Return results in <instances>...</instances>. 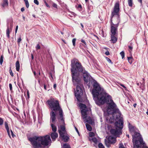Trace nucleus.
Here are the masks:
<instances>
[{"label": "nucleus", "instance_id": "nucleus-1", "mask_svg": "<svg viewBox=\"0 0 148 148\" xmlns=\"http://www.w3.org/2000/svg\"><path fill=\"white\" fill-rule=\"evenodd\" d=\"M93 87L92 94L96 103L99 106L105 103L107 104L108 106L106 111L108 114L112 113V118L110 117L109 120L110 122H113L114 120H115L116 127L121 130L123 126V118L119 109H116L115 111H114L116 105L112 99L111 97L102 90L100 85L96 81H94Z\"/></svg>", "mask_w": 148, "mask_h": 148}, {"label": "nucleus", "instance_id": "nucleus-2", "mask_svg": "<svg viewBox=\"0 0 148 148\" xmlns=\"http://www.w3.org/2000/svg\"><path fill=\"white\" fill-rule=\"evenodd\" d=\"M71 66L72 81L74 85L80 84V83H81L80 78L79 76V73L77 71L83 73L84 80L85 82H88L90 81V75L86 71L83 70L82 65L77 60H73L71 61Z\"/></svg>", "mask_w": 148, "mask_h": 148}, {"label": "nucleus", "instance_id": "nucleus-3", "mask_svg": "<svg viewBox=\"0 0 148 148\" xmlns=\"http://www.w3.org/2000/svg\"><path fill=\"white\" fill-rule=\"evenodd\" d=\"M129 129L132 136V142L134 148H148L146 145L145 143L143 141V139L140 134L135 132L134 127L129 124Z\"/></svg>", "mask_w": 148, "mask_h": 148}, {"label": "nucleus", "instance_id": "nucleus-4", "mask_svg": "<svg viewBox=\"0 0 148 148\" xmlns=\"http://www.w3.org/2000/svg\"><path fill=\"white\" fill-rule=\"evenodd\" d=\"M31 143H33L35 148L42 147V145L47 146L51 144V140L49 135L43 136H35L29 139Z\"/></svg>", "mask_w": 148, "mask_h": 148}, {"label": "nucleus", "instance_id": "nucleus-5", "mask_svg": "<svg viewBox=\"0 0 148 148\" xmlns=\"http://www.w3.org/2000/svg\"><path fill=\"white\" fill-rule=\"evenodd\" d=\"M47 102L50 108L53 111H59V115L58 116H63V111L60 108L59 102L57 100H54L53 98H51L50 100L47 101Z\"/></svg>", "mask_w": 148, "mask_h": 148}, {"label": "nucleus", "instance_id": "nucleus-6", "mask_svg": "<svg viewBox=\"0 0 148 148\" xmlns=\"http://www.w3.org/2000/svg\"><path fill=\"white\" fill-rule=\"evenodd\" d=\"M58 116V131L60 135H62V134H66V133L64 123V118L63 116Z\"/></svg>", "mask_w": 148, "mask_h": 148}, {"label": "nucleus", "instance_id": "nucleus-7", "mask_svg": "<svg viewBox=\"0 0 148 148\" xmlns=\"http://www.w3.org/2000/svg\"><path fill=\"white\" fill-rule=\"evenodd\" d=\"M91 110V109L89 108L87 110L84 109L81 110V112L82 115V117L84 119H85L86 122L90 124H92L93 123V120L90 117L87 116Z\"/></svg>", "mask_w": 148, "mask_h": 148}, {"label": "nucleus", "instance_id": "nucleus-8", "mask_svg": "<svg viewBox=\"0 0 148 148\" xmlns=\"http://www.w3.org/2000/svg\"><path fill=\"white\" fill-rule=\"evenodd\" d=\"M76 87V90L75 93V95L77 97V100L81 102L80 100V97L83 95V90L82 89V86L81 85L80 83V84H77Z\"/></svg>", "mask_w": 148, "mask_h": 148}, {"label": "nucleus", "instance_id": "nucleus-9", "mask_svg": "<svg viewBox=\"0 0 148 148\" xmlns=\"http://www.w3.org/2000/svg\"><path fill=\"white\" fill-rule=\"evenodd\" d=\"M117 24H114L112 23V18H111V35H115L117 31V27L119 23V21L118 18L117 19Z\"/></svg>", "mask_w": 148, "mask_h": 148}, {"label": "nucleus", "instance_id": "nucleus-10", "mask_svg": "<svg viewBox=\"0 0 148 148\" xmlns=\"http://www.w3.org/2000/svg\"><path fill=\"white\" fill-rule=\"evenodd\" d=\"M119 10V2L116 3L115 4L114 11L112 13V17L114 16L115 15H117L118 14V12Z\"/></svg>", "mask_w": 148, "mask_h": 148}, {"label": "nucleus", "instance_id": "nucleus-11", "mask_svg": "<svg viewBox=\"0 0 148 148\" xmlns=\"http://www.w3.org/2000/svg\"><path fill=\"white\" fill-rule=\"evenodd\" d=\"M50 123H55L56 122V114L53 110H51L50 112Z\"/></svg>", "mask_w": 148, "mask_h": 148}, {"label": "nucleus", "instance_id": "nucleus-12", "mask_svg": "<svg viewBox=\"0 0 148 148\" xmlns=\"http://www.w3.org/2000/svg\"><path fill=\"white\" fill-rule=\"evenodd\" d=\"M111 133L113 135L118 136V135L121 134V130L116 128L115 129H112L110 130Z\"/></svg>", "mask_w": 148, "mask_h": 148}, {"label": "nucleus", "instance_id": "nucleus-13", "mask_svg": "<svg viewBox=\"0 0 148 148\" xmlns=\"http://www.w3.org/2000/svg\"><path fill=\"white\" fill-rule=\"evenodd\" d=\"M89 140L91 143H93V145L94 146L97 147L98 143H99L98 138L94 137L88 138Z\"/></svg>", "mask_w": 148, "mask_h": 148}, {"label": "nucleus", "instance_id": "nucleus-14", "mask_svg": "<svg viewBox=\"0 0 148 148\" xmlns=\"http://www.w3.org/2000/svg\"><path fill=\"white\" fill-rule=\"evenodd\" d=\"M58 134L56 132H53L51 134V138L53 141L55 140L58 137Z\"/></svg>", "mask_w": 148, "mask_h": 148}, {"label": "nucleus", "instance_id": "nucleus-15", "mask_svg": "<svg viewBox=\"0 0 148 148\" xmlns=\"http://www.w3.org/2000/svg\"><path fill=\"white\" fill-rule=\"evenodd\" d=\"M8 5V0H3V2L1 4V5L3 7H7Z\"/></svg>", "mask_w": 148, "mask_h": 148}, {"label": "nucleus", "instance_id": "nucleus-16", "mask_svg": "<svg viewBox=\"0 0 148 148\" xmlns=\"http://www.w3.org/2000/svg\"><path fill=\"white\" fill-rule=\"evenodd\" d=\"M109 140L110 142V143L112 144L116 142V140L115 138L113 137L112 136H110L109 138Z\"/></svg>", "mask_w": 148, "mask_h": 148}, {"label": "nucleus", "instance_id": "nucleus-17", "mask_svg": "<svg viewBox=\"0 0 148 148\" xmlns=\"http://www.w3.org/2000/svg\"><path fill=\"white\" fill-rule=\"evenodd\" d=\"M65 134H62V135H60V136L62 137V140L64 142H66L68 141L69 139V138L67 136H65L64 135Z\"/></svg>", "mask_w": 148, "mask_h": 148}, {"label": "nucleus", "instance_id": "nucleus-18", "mask_svg": "<svg viewBox=\"0 0 148 148\" xmlns=\"http://www.w3.org/2000/svg\"><path fill=\"white\" fill-rule=\"evenodd\" d=\"M5 127L7 130L8 134L9 136L10 137L11 136L10 134L9 128L8 127V124L7 122H5L4 123Z\"/></svg>", "mask_w": 148, "mask_h": 148}, {"label": "nucleus", "instance_id": "nucleus-19", "mask_svg": "<svg viewBox=\"0 0 148 148\" xmlns=\"http://www.w3.org/2000/svg\"><path fill=\"white\" fill-rule=\"evenodd\" d=\"M79 106L82 109V110L86 109L87 110L89 108H86V106L84 104L80 103L79 104Z\"/></svg>", "mask_w": 148, "mask_h": 148}, {"label": "nucleus", "instance_id": "nucleus-20", "mask_svg": "<svg viewBox=\"0 0 148 148\" xmlns=\"http://www.w3.org/2000/svg\"><path fill=\"white\" fill-rule=\"evenodd\" d=\"M111 40L114 43L116 42L117 41V38L114 36V35H111Z\"/></svg>", "mask_w": 148, "mask_h": 148}, {"label": "nucleus", "instance_id": "nucleus-21", "mask_svg": "<svg viewBox=\"0 0 148 148\" xmlns=\"http://www.w3.org/2000/svg\"><path fill=\"white\" fill-rule=\"evenodd\" d=\"M16 71H19L20 69V64L19 61L18 60L16 62Z\"/></svg>", "mask_w": 148, "mask_h": 148}, {"label": "nucleus", "instance_id": "nucleus-22", "mask_svg": "<svg viewBox=\"0 0 148 148\" xmlns=\"http://www.w3.org/2000/svg\"><path fill=\"white\" fill-rule=\"evenodd\" d=\"M53 123H51V127L52 128V131L53 132H56L57 130L56 127L53 124Z\"/></svg>", "mask_w": 148, "mask_h": 148}, {"label": "nucleus", "instance_id": "nucleus-23", "mask_svg": "<svg viewBox=\"0 0 148 148\" xmlns=\"http://www.w3.org/2000/svg\"><path fill=\"white\" fill-rule=\"evenodd\" d=\"M105 143L106 145L108 147H109L110 146V144H111V143H110V142L109 140V138L108 140H105Z\"/></svg>", "mask_w": 148, "mask_h": 148}, {"label": "nucleus", "instance_id": "nucleus-24", "mask_svg": "<svg viewBox=\"0 0 148 148\" xmlns=\"http://www.w3.org/2000/svg\"><path fill=\"white\" fill-rule=\"evenodd\" d=\"M86 125L88 130L89 131H90L92 130V128L90 125L88 124V123H86Z\"/></svg>", "mask_w": 148, "mask_h": 148}, {"label": "nucleus", "instance_id": "nucleus-25", "mask_svg": "<svg viewBox=\"0 0 148 148\" xmlns=\"http://www.w3.org/2000/svg\"><path fill=\"white\" fill-rule=\"evenodd\" d=\"M127 59L129 62L131 64L132 62L133 58L132 57H127Z\"/></svg>", "mask_w": 148, "mask_h": 148}, {"label": "nucleus", "instance_id": "nucleus-26", "mask_svg": "<svg viewBox=\"0 0 148 148\" xmlns=\"http://www.w3.org/2000/svg\"><path fill=\"white\" fill-rule=\"evenodd\" d=\"M128 2L129 6L132 7L133 4L132 0H128Z\"/></svg>", "mask_w": 148, "mask_h": 148}, {"label": "nucleus", "instance_id": "nucleus-27", "mask_svg": "<svg viewBox=\"0 0 148 148\" xmlns=\"http://www.w3.org/2000/svg\"><path fill=\"white\" fill-rule=\"evenodd\" d=\"M94 136L95 134L93 132H90L89 133V137L88 138L92 137L93 138V137H95Z\"/></svg>", "mask_w": 148, "mask_h": 148}, {"label": "nucleus", "instance_id": "nucleus-28", "mask_svg": "<svg viewBox=\"0 0 148 148\" xmlns=\"http://www.w3.org/2000/svg\"><path fill=\"white\" fill-rule=\"evenodd\" d=\"M10 30L9 29V28H8L6 30V35L7 36L8 38H9L10 37Z\"/></svg>", "mask_w": 148, "mask_h": 148}, {"label": "nucleus", "instance_id": "nucleus-29", "mask_svg": "<svg viewBox=\"0 0 148 148\" xmlns=\"http://www.w3.org/2000/svg\"><path fill=\"white\" fill-rule=\"evenodd\" d=\"M63 148H70L69 145L67 144H65L63 145Z\"/></svg>", "mask_w": 148, "mask_h": 148}, {"label": "nucleus", "instance_id": "nucleus-30", "mask_svg": "<svg viewBox=\"0 0 148 148\" xmlns=\"http://www.w3.org/2000/svg\"><path fill=\"white\" fill-rule=\"evenodd\" d=\"M3 55H2L0 58V63L1 65L2 64L3 62Z\"/></svg>", "mask_w": 148, "mask_h": 148}, {"label": "nucleus", "instance_id": "nucleus-31", "mask_svg": "<svg viewBox=\"0 0 148 148\" xmlns=\"http://www.w3.org/2000/svg\"><path fill=\"white\" fill-rule=\"evenodd\" d=\"M120 54L122 57V59H123L125 56V53L123 51H122L120 53Z\"/></svg>", "mask_w": 148, "mask_h": 148}, {"label": "nucleus", "instance_id": "nucleus-32", "mask_svg": "<svg viewBox=\"0 0 148 148\" xmlns=\"http://www.w3.org/2000/svg\"><path fill=\"white\" fill-rule=\"evenodd\" d=\"M99 148H105L103 145L101 143H99L98 145Z\"/></svg>", "mask_w": 148, "mask_h": 148}, {"label": "nucleus", "instance_id": "nucleus-33", "mask_svg": "<svg viewBox=\"0 0 148 148\" xmlns=\"http://www.w3.org/2000/svg\"><path fill=\"white\" fill-rule=\"evenodd\" d=\"M119 148H125L122 143H120L119 144Z\"/></svg>", "mask_w": 148, "mask_h": 148}, {"label": "nucleus", "instance_id": "nucleus-34", "mask_svg": "<svg viewBox=\"0 0 148 148\" xmlns=\"http://www.w3.org/2000/svg\"><path fill=\"white\" fill-rule=\"evenodd\" d=\"M76 39L75 38H73L72 40V42L73 44V45L74 46H75V43L76 41Z\"/></svg>", "mask_w": 148, "mask_h": 148}, {"label": "nucleus", "instance_id": "nucleus-35", "mask_svg": "<svg viewBox=\"0 0 148 148\" xmlns=\"http://www.w3.org/2000/svg\"><path fill=\"white\" fill-rule=\"evenodd\" d=\"M3 119L0 118V125H2L3 123Z\"/></svg>", "mask_w": 148, "mask_h": 148}, {"label": "nucleus", "instance_id": "nucleus-36", "mask_svg": "<svg viewBox=\"0 0 148 148\" xmlns=\"http://www.w3.org/2000/svg\"><path fill=\"white\" fill-rule=\"evenodd\" d=\"M26 7L27 8H28L29 6V4L28 1L25 2Z\"/></svg>", "mask_w": 148, "mask_h": 148}, {"label": "nucleus", "instance_id": "nucleus-37", "mask_svg": "<svg viewBox=\"0 0 148 148\" xmlns=\"http://www.w3.org/2000/svg\"><path fill=\"white\" fill-rule=\"evenodd\" d=\"M36 48L37 50L38 49H40V46L39 45V44H38L36 47Z\"/></svg>", "mask_w": 148, "mask_h": 148}, {"label": "nucleus", "instance_id": "nucleus-38", "mask_svg": "<svg viewBox=\"0 0 148 148\" xmlns=\"http://www.w3.org/2000/svg\"><path fill=\"white\" fill-rule=\"evenodd\" d=\"M9 71H10V75H11L12 77L13 76V73L12 72V70L10 69L9 70Z\"/></svg>", "mask_w": 148, "mask_h": 148}, {"label": "nucleus", "instance_id": "nucleus-39", "mask_svg": "<svg viewBox=\"0 0 148 148\" xmlns=\"http://www.w3.org/2000/svg\"><path fill=\"white\" fill-rule=\"evenodd\" d=\"M34 2L37 5H38L39 4V2L37 0H34Z\"/></svg>", "mask_w": 148, "mask_h": 148}, {"label": "nucleus", "instance_id": "nucleus-40", "mask_svg": "<svg viewBox=\"0 0 148 148\" xmlns=\"http://www.w3.org/2000/svg\"><path fill=\"white\" fill-rule=\"evenodd\" d=\"M21 37L19 38H18V41H17L18 43H19L21 41Z\"/></svg>", "mask_w": 148, "mask_h": 148}, {"label": "nucleus", "instance_id": "nucleus-41", "mask_svg": "<svg viewBox=\"0 0 148 148\" xmlns=\"http://www.w3.org/2000/svg\"><path fill=\"white\" fill-rule=\"evenodd\" d=\"M10 89L11 90H12V85L11 84H9Z\"/></svg>", "mask_w": 148, "mask_h": 148}, {"label": "nucleus", "instance_id": "nucleus-42", "mask_svg": "<svg viewBox=\"0 0 148 148\" xmlns=\"http://www.w3.org/2000/svg\"><path fill=\"white\" fill-rule=\"evenodd\" d=\"M81 42L84 43L85 45H86V43L84 40L82 39H81Z\"/></svg>", "mask_w": 148, "mask_h": 148}, {"label": "nucleus", "instance_id": "nucleus-43", "mask_svg": "<svg viewBox=\"0 0 148 148\" xmlns=\"http://www.w3.org/2000/svg\"><path fill=\"white\" fill-rule=\"evenodd\" d=\"M128 47L130 49L129 50V51L130 53L131 52V51L132 50V47L130 46H129Z\"/></svg>", "mask_w": 148, "mask_h": 148}, {"label": "nucleus", "instance_id": "nucleus-44", "mask_svg": "<svg viewBox=\"0 0 148 148\" xmlns=\"http://www.w3.org/2000/svg\"><path fill=\"white\" fill-rule=\"evenodd\" d=\"M106 60H107V61L109 63H111V60L109 58H108L107 57L106 58Z\"/></svg>", "mask_w": 148, "mask_h": 148}, {"label": "nucleus", "instance_id": "nucleus-45", "mask_svg": "<svg viewBox=\"0 0 148 148\" xmlns=\"http://www.w3.org/2000/svg\"><path fill=\"white\" fill-rule=\"evenodd\" d=\"M27 97L28 98H29V91L28 90H27Z\"/></svg>", "mask_w": 148, "mask_h": 148}, {"label": "nucleus", "instance_id": "nucleus-46", "mask_svg": "<svg viewBox=\"0 0 148 148\" xmlns=\"http://www.w3.org/2000/svg\"><path fill=\"white\" fill-rule=\"evenodd\" d=\"M105 54L106 55H109V52L108 51H107L105 53Z\"/></svg>", "mask_w": 148, "mask_h": 148}, {"label": "nucleus", "instance_id": "nucleus-47", "mask_svg": "<svg viewBox=\"0 0 148 148\" xmlns=\"http://www.w3.org/2000/svg\"><path fill=\"white\" fill-rule=\"evenodd\" d=\"M45 5H46V6L47 7H48V8H49L50 7V6H49V5L46 2V1H45Z\"/></svg>", "mask_w": 148, "mask_h": 148}, {"label": "nucleus", "instance_id": "nucleus-48", "mask_svg": "<svg viewBox=\"0 0 148 148\" xmlns=\"http://www.w3.org/2000/svg\"><path fill=\"white\" fill-rule=\"evenodd\" d=\"M53 6L55 8H56L57 7V5L56 4L53 3Z\"/></svg>", "mask_w": 148, "mask_h": 148}, {"label": "nucleus", "instance_id": "nucleus-49", "mask_svg": "<svg viewBox=\"0 0 148 148\" xmlns=\"http://www.w3.org/2000/svg\"><path fill=\"white\" fill-rule=\"evenodd\" d=\"M18 26L17 25L16 27V29H15V33H17V30H18Z\"/></svg>", "mask_w": 148, "mask_h": 148}, {"label": "nucleus", "instance_id": "nucleus-50", "mask_svg": "<svg viewBox=\"0 0 148 148\" xmlns=\"http://www.w3.org/2000/svg\"><path fill=\"white\" fill-rule=\"evenodd\" d=\"M121 86L122 87H123L124 88L126 89V87L123 84H120Z\"/></svg>", "mask_w": 148, "mask_h": 148}, {"label": "nucleus", "instance_id": "nucleus-51", "mask_svg": "<svg viewBox=\"0 0 148 148\" xmlns=\"http://www.w3.org/2000/svg\"><path fill=\"white\" fill-rule=\"evenodd\" d=\"M21 10L22 12H23L25 10V9L24 8H22L21 9Z\"/></svg>", "mask_w": 148, "mask_h": 148}, {"label": "nucleus", "instance_id": "nucleus-52", "mask_svg": "<svg viewBox=\"0 0 148 148\" xmlns=\"http://www.w3.org/2000/svg\"><path fill=\"white\" fill-rule=\"evenodd\" d=\"M11 132L12 136L13 137V133L12 131L11 130Z\"/></svg>", "mask_w": 148, "mask_h": 148}, {"label": "nucleus", "instance_id": "nucleus-53", "mask_svg": "<svg viewBox=\"0 0 148 148\" xmlns=\"http://www.w3.org/2000/svg\"><path fill=\"white\" fill-rule=\"evenodd\" d=\"M32 145H33V147H34V148H35V147H34V144H33V143H32ZM37 147V148H39V147Z\"/></svg>", "mask_w": 148, "mask_h": 148}, {"label": "nucleus", "instance_id": "nucleus-54", "mask_svg": "<svg viewBox=\"0 0 148 148\" xmlns=\"http://www.w3.org/2000/svg\"><path fill=\"white\" fill-rule=\"evenodd\" d=\"M56 84H55L53 85V87L55 88V89H56Z\"/></svg>", "mask_w": 148, "mask_h": 148}, {"label": "nucleus", "instance_id": "nucleus-55", "mask_svg": "<svg viewBox=\"0 0 148 148\" xmlns=\"http://www.w3.org/2000/svg\"><path fill=\"white\" fill-rule=\"evenodd\" d=\"M31 56H32V60H33V59L34 58V57L33 55L32 54H31Z\"/></svg>", "mask_w": 148, "mask_h": 148}, {"label": "nucleus", "instance_id": "nucleus-56", "mask_svg": "<svg viewBox=\"0 0 148 148\" xmlns=\"http://www.w3.org/2000/svg\"><path fill=\"white\" fill-rule=\"evenodd\" d=\"M138 1L141 4L142 3V0H138Z\"/></svg>", "mask_w": 148, "mask_h": 148}, {"label": "nucleus", "instance_id": "nucleus-57", "mask_svg": "<svg viewBox=\"0 0 148 148\" xmlns=\"http://www.w3.org/2000/svg\"><path fill=\"white\" fill-rule=\"evenodd\" d=\"M75 129H76V130L77 132V133L78 134H79V131H78V130H77V128L75 127Z\"/></svg>", "mask_w": 148, "mask_h": 148}, {"label": "nucleus", "instance_id": "nucleus-58", "mask_svg": "<svg viewBox=\"0 0 148 148\" xmlns=\"http://www.w3.org/2000/svg\"><path fill=\"white\" fill-rule=\"evenodd\" d=\"M82 8V6L81 5H78V8Z\"/></svg>", "mask_w": 148, "mask_h": 148}, {"label": "nucleus", "instance_id": "nucleus-59", "mask_svg": "<svg viewBox=\"0 0 148 148\" xmlns=\"http://www.w3.org/2000/svg\"><path fill=\"white\" fill-rule=\"evenodd\" d=\"M136 106V103H134L133 105V106L134 108H135Z\"/></svg>", "mask_w": 148, "mask_h": 148}, {"label": "nucleus", "instance_id": "nucleus-60", "mask_svg": "<svg viewBox=\"0 0 148 148\" xmlns=\"http://www.w3.org/2000/svg\"><path fill=\"white\" fill-rule=\"evenodd\" d=\"M44 88L46 90V85L45 84L44 85Z\"/></svg>", "mask_w": 148, "mask_h": 148}, {"label": "nucleus", "instance_id": "nucleus-61", "mask_svg": "<svg viewBox=\"0 0 148 148\" xmlns=\"http://www.w3.org/2000/svg\"><path fill=\"white\" fill-rule=\"evenodd\" d=\"M81 26L82 27V28H83V25L82 24V23H81Z\"/></svg>", "mask_w": 148, "mask_h": 148}, {"label": "nucleus", "instance_id": "nucleus-62", "mask_svg": "<svg viewBox=\"0 0 148 148\" xmlns=\"http://www.w3.org/2000/svg\"><path fill=\"white\" fill-rule=\"evenodd\" d=\"M146 113L148 116V109L147 110V111L146 112Z\"/></svg>", "mask_w": 148, "mask_h": 148}, {"label": "nucleus", "instance_id": "nucleus-63", "mask_svg": "<svg viewBox=\"0 0 148 148\" xmlns=\"http://www.w3.org/2000/svg\"><path fill=\"white\" fill-rule=\"evenodd\" d=\"M34 75H36V72H35V71H34Z\"/></svg>", "mask_w": 148, "mask_h": 148}, {"label": "nucleus", "instance_id": "nucleus-64", "mask_svg": "<svg viewBox=\"0 0 148 148\" xmlns=\"http://www.w3.org/2000/svg\"><path fill=\"white\" fill-rule=\"evenodd\" d=\"M24 1H25V2H27V1H28L27 0H24Z\"/></svg>", "mask_w": 148, "mask_h": 148}]
</instances>
